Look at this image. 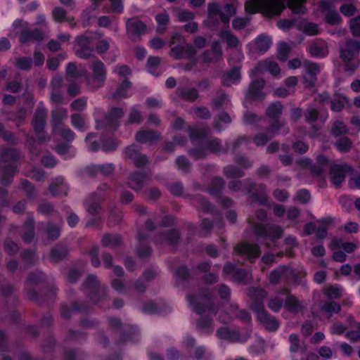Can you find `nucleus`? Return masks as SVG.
Here are the masks:
<instances>
[{
    "label": "nucleus",
    "instance_id": "15",
    "mask_svg": "<svg viewBox=\"0 0 360 360\" xmlns=\"http://www.w3.org/2000/svg\"><path fill=\"white\" fill-rule=\"evenodd\" d=\"M162 139L161 134L155 129H142L136 133L135 140L140 143H148L152 145L153 143Z\"/></svg>",
    "mask_w": 360,
    "mask_h": 360
},
{
    "label": "nucleus",
    "instance_id": "47",
    "mask_svg": "<svg viewBox=\"0 0 360 360\" xmlns=\"http://www.w3.org/2000/svg\"><path fill=\"white\" fill-rule=\"evenodd\" d=\"M20 186L25 192L26 197L30 200H34L37 197L34 185L27 179H21Z\"/></svg>",
    "mask_w": 360,
    "mask_h": 360
},
{
    "label": "nucleus",
    "instance_id": "28",
    "mask_svg": "<svg viewBox=\"0 0 360 360\" xmlns=\"http://www.w3.org/2000/svg\"><path fill=\"white\" fill-rule=\"evenodd\" d=\"M217 336L231 342H238L240 341V333L239 330H231L228 327H220L217 330Z\"/></svg>",
    "mask_w": 360,
    "mask_h": 360
},
{
    "label": "nucleus",
    "instance_id": "23",
    "mask_svg": "<svg viewBox=\"0 0 360 360\" xmlns=\"http://www.w3.org/2000/svg\"><path fill=\"white\" fill-rule=\"evenodd\" d=\"M46 110L45 108H37L33 115V129L36 134H41L44 129L46 124Z\"/></svg>",
    "mask_w": 360,
    "mask_h": 360
},
{
    "label": "nucleus",
    "instance_id": "42",
    "mask_svg": "<svg viewBox=\"0 0 360 360\" xmlns=\"http://www.w3.org/2000/svg\"><path fill=\"white\" fill-rule=\"evenodd\" d=\"M219 37L221 39L225 40L227 46L230 48H236L238 45L239 41L238 37L231 34L229 29L220 30L219 32Z\"/></svg>",
    "mask_w": 360,
    "mask_h": 360
},
{
    "label": "nucleus",
    "instance_id": "25",
    "mask_svg": "<svg viewBox=\"0 0 360 360\" xmlns=\"http://www.w3.org/2000/svg\"><path fill=\"white\" fill-rule=\"evenodd\" d=\"M124 115L122 108L113 107L105 114V119L107 120L110 128L117 129L119 126L117 120L122 118Z\"/></svg>",
    "mask_w": 360,
    "mask_h": 360
},
{
    "label": "nucleus",
    "instance_id": "34",
    "mask_svg": "<svg viewBox=\"0 0 360 360\" xmlns=\"http://www.w3.org/2000/svg\"><path fill=\"white\" fill-rule=\"evenodd\" d=\"M101 243L102 246L105 248H117L122 245L123 239L120 234H115L112 236L110 233H105L102 236Z\"/></svg>",
    "mask_w": 360,
    "mask_h": 360
},
{
    "label": "nucleus",
    "instance_id": "60",
    "mask_svg": "<svg viewBox=\"0 0 360 360\" xmlns=\"http://www.w3.org/2000/svg\"><path fill=\"white\" fill-rule=\"evenodd\" d=\"M98 255L99 247L98 245L92 246L89 251V256L90 257L91 265L95 268H98L101 266V261L98 257Z\"/></svg>",
    "mask_w": 360,
    "mask_h": 360
},
{
    "label": "nucleus",
    "instance_id": "30",
    "mask_svg": "<svg viewBox=\"0 0 360 360\" xmlns=\"http://www.w3.org/2000/svg\"><path fill=\"white\" fill-rule=\"evenodd\" d=\"M176 96L183 101L193 102L198 99L199 94L195 88L178 87L176 89Z\"/></svg>",
    "mask_w": 360,
    "mask_h": 360
},
{
    "label": "nucleus",
    "instance_id": "12",
    "mask_svg": "<svg viewBox=\"0 0 360 360\" xmlns=\"http://www.w3.org/2000/svg\"><path fill=\"white\" fill-rule=\"evenodd\" d=\"M127 34L134 41L140 39L141 34L146 32V25L137 18H132L127 20L126 22Z\"/></svg>",
    "mask_w": 360,
    "mask_h": 360
},
{
    "label": "nucleus",
    "instance_id": "58",
    "mask_svg": "<svg viewBox=\"0 0 360 360\" xmlns=\"http://www.w3.org/2000/svg\"><path fill=\"white\" fill-rule=\"evenodd\" d=\"M188 155L193 158L194 160L204 159L207 156V152L204 146L202 145L198 146L195 148H191L188 152Z\"/></svg>",
    "mask_w": 360,
    "mask_h": 360
},
{
    "label": "nucleus",
    "instance_id": "20",
    "mask_svg": "<svg viewBox=\"0 0 360 360\" xmlns=\"http://www.w3.org/2000/svg\"><path fill=\"white\" fill-rule=\"evenodd\" d=\"M90 68L92 70L94 79L99 83L98 87L103 86V83L106 79L107 70L104 63L97 59L92 62L90 65Z\"/></svg>",
    "mask_w": 360,
    "mask_h": 360
},
{
    "label": "nucleus",
    "instance_id": "62",
    "mask_svg": "<svg viewBox=\"0 0 360 360\" xmlns=\"http://www.w3.org/2000/svg\"><path fill=\"white\" fill-rule=\"evenodd\" d=\"M86 338V333L70 329V330H68L67 336L65 338V342H68V341L76 342V341H78L79 339L85 340Z\"/></svg>",
    "mask_w": 360,
    "mask_h": 360
},
{
    "label": "nucleus",
    "instance_id": "46",
    "mask_svg": "<svg viewBox=\"0 0 360 360\" xmlns=\"http://www.w3.org/2000/svg\"><path fill=\"white\" fill-rule=\"evenodd\" d=\"M279 132L270 133L266 131V133H258L255 134L253 138V143L257 146H265L269 140L272 139L276 134Z\"/></svg>",
    "mask_w": 360,
    "mask_h": 360
},
{
    "label": "nucleus",
    "instance_id": "10",
    "mask_svg": "<svg viewBox=\"0 0 360 360\" xmlns=\"http://www.w3.org/2000/svg\"><path fill=\"white\" fill-rule=\"evenodd\" d=\"M266 82L264 79H256L252 81L245 92V99L250 102L263 101L266 94L263 91Z\"/></svg>",
    "mask_w": 360,
    "mask_h": 360
},
{
    "label": "nucleus",
    "instance_id": "36",
    "mask_svg": "<svg viewBox=\"0 0 360 360\" xmlns=\"http://www.w3.org/2000/svg\"><path fill=\"white\" fill-rule=\"evenodd\" d=\"M223 174L227 179H239L245 176L244 170L234 165L225 166L223 168Z\"/></svg>",
    "mask_w": 360,
    "mask_h": 360
},
{
    "label": "nucleus",
    "instance_id": "7",
    "mask_svg": "<svg viewBox=\"0 0 360 360\" xmlns=\"http://www.w3.org/2000/svg\"><path fill=\"white\" fill-rule=\"evenodd\" d=\"M253 233L258 238L264 240L269 238L275 242L281 238L283 231L279 226L256 223L253 226Z\"/></svg>",
    "mask_w": 360,
    "mask_h": 360
},
{
    "label": "nucleus",
    "instance_id": "31",
    "mask_svg": "<svg viewBox=\"0 0 360 360\" xmlns=\"http://www.w3.org/2000/svg\"><path fill=\"white\" fill-rule=\"evenodd\" d=\"M305 121L307 123L315 122L318 120L324 123L328 118V113L321 112L317 109L314 108H307L304 112Z\"/></svg>",
    "mask_w": 360,
    "mask_h": 360
},
{
    "label": "nucleus",
    "instance_id": "4",
    "mask_svg": "<svg viewBox=\"0 0 360 360\" xmlns=\"http://www.w3.org/2000/svg\"><path fill=\"white\" fill-rule=\"evenodd\" d=\"M200 295L207 301V303L198 302V296L194 293H188L186 295V300L193 310L198 315H202L206 311L207 314H213L216 315L219 311V308L215 305L212 300V294L211 290L207 288H200L198 289Z\"/></svg>",
    "mask_w": 360,
    "mask_h": 360
},
{
    "label": "nucleus",
    "instance_id": "44",
    "mask_svg": "<svg viewBox=\"0 0 360 360\" xmlns=\"http://www.w3.org/2000/svg\"><path fill=\"white\" fill-rule=\"evenodd\" d=\"M60 233L61 229L58 225L52 222H48L46 228V233L49 240L53 242L58 240L60 236Z\"/></svg>",
    "mask_w": 360,
    "mask_h": 360
},
{
    "label": "nucleus",
    "instance_id": "2",
    "mask_svg": "<svg viewBox=\"0 0 360 360\" xmlns=\"http://www.w3.org/2000/svg\"><path fill=\"white\" fill-rule=\"evenodd\" d=\"M285 0H250L245 4V11L250 14L257 11L268 18L281 15L286 8Z\"/></svg>",
    "mask_w": 360,
    "mask_h": 360
},
{
    "label": "nucleus",
    "instance_id": "37",
    "mask_svg": "<svg viewBox=\"0 0 360 360\" xmlns=\"http://www.w3.org/2000/svg\"><path fill=\"white\" fill-rule=\"evenodd\" d=\"M100 142L102 150L105 153L115 150L119 146V143L116 139L103 134L100 136Z\"/></svg>",
    "mask_w": 360,
    "mask_h": 360
},
{
    "label": "nucleus",
    "instance_id": "63",
    "mask_svg": "<svg viewBox=\"0 0 360 360\" xmlns=\"http://www.w3.org/2000/svg\"><path fill=\"white\" fill-rule=\"evenodd\" d=\"M101 285L98 278L95 275H89L82 283V287L91 290Z\"/></svg>",
    "mask_w": 360,
    "mask_h": 360
},
{
    "label": "nucleus",
    "instance_id": "3",
    "mask_svg": "<svg viewBox=\"0 0 360 360\" xmlns=\"http://www.w3.org/2000/svg\"><path fill=\"white\" fill-rule=\"evenodd\" d=\"M359 53L360 39H347L345 47L340 50V57L344 63L345 71L349 75H353L360 65Z\"/></svg>",
    "mask_w": 360,
    "mask_h": 360
},
{
    "label": "nucleus",
    "instance_id": "21",
    "mask_svg": "<svg viewBox=\"0 0 360 360\" xmlns=\"http://www.w3.org/2000/svg\"><path fill=\"white\" fill-rule=\"evenodd\" d=\"M112 192V188L110 184L108 183H101L98 185L96 191L89 195L88 200L103 202L109 198Z\"/></svg>",
    "mask_w": 360,
    "mask_h": 360
},
{
    "label": "nucleus",
    "instance_id": "57",
    "mask_svg": "<svg viewBox=\"0 0 360 360\" xmlns=\"http://www.w3.org/2000/svg\"><path fill=\"white\" fill-rule=\"evenodd\" d=\"M347 128L341 121H335L330 129V133L334 136H340L347 134Z\"/></svg>",
    "mask_w": 360,
    "mask_h": 360
},
{
    "label": "nucleus",
    "instance_id": "13",
    "mask_svg": "<svg viewBox=\"0 0 360 360\" xmlns=\"http://www.w3.org/2000/svg\"><path fill=\"white\" fill-rule=\"evenodd\" d=\"M234 250L239 255L245 257L252 262L259 257L261 255L260 247L257 244L239 243L235 247Z\"/></svg>",
    "mask_w": 360,
    "mask_h": 360
},
{
    "label": "nucleus",
    "instance_id": "64",
    "mask_svg": "<svg viewBox=\"0 0 360 360\" xmlns=\"http://www.w3.org/2000/svg\"><path fill=\"white\" fill-rule=\"evenodd\" d=\"M141 153L137 145L133 143L127 146L124 150V158L131 160H134Z\"/></svg>",
    "mask_w": 360,
    "mask_h": 360
},
{
    "label": "nucleus",
    "instance_id": "6",
    "mask_svg": "<svg viewBox=\"0 0 360 360\" xmlns=\"http://www.w3.org/2000/svg\"><path fill=\"white\" fill-rule=\"evenodd\" d=\"M243 190L245 195H250V198L259 205H264L267 203L268 196L264 184H256L251 179L248 178L244 181Z\"/></svg>",
    "mask_w": 360,
    "mask_h": 360
},
{
    "label": "nucleus",
    "instance_id": "49",
    "mask_svg": "<svg viewBox=\"0 0 360 360\" xmlns=\"http://www.w3.org/2000/svg\"><path fill=\"white\" fill-rule=\"evenodd\" d=\"M291 47L285 41L278 44L277 58L281 62H285L289 56Z\"/></svg>",
    "mask_w": 360,
    "mask_h": 360
},
{
    "label": "nucleus",
    "instance_id": "51",
    "mask_svg": "<svg viewBox=\"0 0 360 360\" xmlns=\"http://www.w3.org/2000/svg\"><path fill=\"white\" fill-rule=\"evenodd\" d=\"M352 145L351 140L347 136L340 138L335 143L336 148L340 153H348L352 148Z\"/></svg>",
    "mask_w": 360,
    "mask_h": 360
},
{
    "label": "nucleus",
    "instance_id": "52",
    "mask_svg": "<svg viewBox=\"0 0 360 360\" xmlns=\"http://www.w3.org/2000/svg\"><path fill=\"white\" fill-rule=\"evenodd\" d=\"M284 307L289 312H297L300 305L297 297L290 294L287 296Z\"/></svg>",
    "mask_w": 360,
    "mask_h": 360
},
{
    "label": "nucleus",
    "instance_id": "50",
    "mask_svg": "<svg viewBox=\"0 0 360 360\" xmlns=\"http://www.w3.org/2000/svg\"><path fill=\"white\" fill-rule=\"evenodd\" d=\"M175 276L182 282H189L192 278L190 270L186 265H181L176 269Z\"/></svg>",
    "mask_w": 360,
    "mask_h": 360
},
{
    "label": "nucleus",
    "instance_id": "26",
    "mask_svg": "<svg viewBox=\"0 0 360 360\" xmlns=\"http://www.w3.org/2000/svg\"><path fill=\"white\" fill-rule=\"evenodd\" d=\"M196 328L206 334H211L214 331V320L210 314L200 315L196 320Z\"/></svg>",
    "mask_w": 360,
    "mask_h": 360
},
{
    "label": "nucleus",
    "instance_id": "18",
    "mask_svg": "<svg viewBox=\"0 0 360 360\" xmlns=\"http://www.w3.org/2000/svg\"><path fill=\"white\" fill-rule=\"evenodd\" d=\"M44 39V34L39 28H34L32 30L25 27L23 28L19 36V41L20 44H27L31 41H41Z\"/></svg>",
    "mask_w": 360,
    "mask_h": 360
},
{
    "label": "nucleus",
    "instance_id": "8",
    "mask_svg": "<svg viewBox=\"0 0 360 360\" xmlns=\"http://www.w3.org/2000/svg\"><path fill=\"white\" fill-rule=\"evenodd\" d=\"M318 10L326 13L324 20L330 25H338L342 22V18L337 12L335 6L329 0H321L318 4Z\"/></svg>",
    "mask_w": 360,
    "mask_h": 360
},
{
    "label": "nucleus",
    "instance_id": "16",
    "mask_svg": "<svg viewBox=\"0 0 360 360\" xmlns=\"http://www.w3.org/2000/svg\"><path fill=\"white\" fill-rule=\"evenodd\" d=\"M349 167L347 165H333L330 166L329 173L331 182L336 188H340L345 181Z\"/></svg>",
    "mask_w": 360,
    "mask_h": 360
},
{
    "label": "nucleus",
    "instance_id": "56",
    "mask_svg": "<svg viewBox=\"0 0 360 360\" xmlns=\"http://www.w3.org/2000/svg\"><path fill=\"white\" fill-rule=\"evenodd\" d=\"M204 145L207 149L212 153H219L221 148V141L217 138L205 140L204 141Z\"/></svg>",
    "mask_w": 360,
    "mask_h": 360
},
{
    "label": "nucleus",
    "instance_id": "22",
    "mask_svg": "<svg viewBox=\"0 0 360 360\" xmlns=\"http://www.w3.org/2000/svg\"><path fill=\"white\" fill-rule=\"evenodd\" d=\"M240 79V68L233 66L223 73L221 82L224 86H230L232 84L238 83Z\"/></svg>",
    "mask_w": 360,
    "mask_h": 360
},
{
    "label": "nucleus",
    "instance_id": "53",
    "mask_svg": "<svg viewBox=\"0 0 360 360\" xmlns=\"http://www.w3.org/2000/svg\"><path fill=\"white\" fill-rule=\"evenodd\" d=\"M72 125L81 131H85V119L84 116L79 113H74L70 116Z\"/></svg>",
    "mask_w": 360,
    "mask_h": 360
},
{
    "label": "nucleus",
    "instance_id": "48",
    "mask_svg": "<svg viewBox=\"0 0 360 360\" xmlns=\"http://www.w3.org/2000/svg\"><path fill=\"white\" fill-rule=\"evenodd\" d=\"M320 309L326 313H329V317L332 316V313H339L341 311V306L339 303L330 300L327 301L320 305Z\"/></svg>",
    "mask_w": 360,
    "mask_h": 360
},
{
    "label": "nucleus",
    "instance_id": "27",
    "mask_svg": "<svg viewBox=\"0 0 360 360\" xmlns=\"http://www.w3.org/2000/svg\"><path fill=\"white\" fill-rule=\"evenodd\" d=\"M69 254L68 248L62 244H57L51 248L49 257L55 263H58L63 259H67Z\"/></svg>",
    "mask_w": 360,
    "mask_h": 360
},
{
    "label": "nucleus",
    "instance_id": "61",
    "mask_svg": "<svg viewBox=\"0 0 360 360\" xmlns=\"http://www.w3.org/2000/svg\"><path fill=\"white\" fill-rule=\"evenodd\" d=\"M202 24L210 30L215 31L218 29L220 22L217 15H207V18L204 20Z\"/></svg>",
    "mask_w": 360,
    "mask_h": 360
},
{
    "label": "nucleus",
    "instance_id": "17",
    "mask_svg": "<svg viewBox=\"0 0 360 360\" xmlns=\"http://www.w3.org/2000/svg\"><path fill=\"white\" fill-rule=\"evenodd\" d=\"M256 315L257 321L263 324L267 330L274 332L279 328V321L265 309Z\"/></svg>",
    "mask_w": 360,
    "mask_h": 360
},
{
    "label": "nucleus",
    "instance_id": "55",
    "mask_svg": "<svg viewBox=\"0 0 360 360\" xmlns=\"http://www.w3.org/2000/svg\"><path fill=\"white\" fill-rule=\"evenodd\" d=\"M342 289L336 285H329L324 291L323 295L326 296L329 300L339 299L342 296Z\"/></svg>",
    "mask_w": 360,
    "mask_h": 360
},
{
    "label": "nucleus",
    "instance_id": "33",
    "mask_svg": "<svg viewBox=\"0 0 360 360\" xmlns=\"http://www.w3.org/2000/svg\"><path fill=\"white\" fill-rule=\"evenodd\" d=\"M136 333V328L130 324H124L120 329L117 345H120L130 340Z\"/></svg>",
    "mask_w": 360,
    "mask_h": 360
},
{
    "label": "nucleus",
    "instance_id": "41",
    "mask_svg": "<svg viewBox=\"0 0 360 360\" xmlns=\"http://www.w3.org/2000/svg\"><path fill=\"white\" fill-rule=\"evenodd\" d=\"M224 185L225 181L221 177L215 176L212 179L209 185V193L212 195L217 196L221 193Z\"/></svg>",
    "mask_w": 360,
    "mask_h": 360
},
{
    "label": "nucleus",
    "instance_id": "5",
    "mask_svg": "<svg viewBox=\"0 0 360 360\" xmlns=\"http://www.w3.org/2000/svg\"><path fill=\"white\" fill-rule=\"evenodd\" d=\"M284 106L283 103L278 101L271 103L265 110V115L270 119L267 131L272 133L279 132L285 123L280 121L279 119L283 114Z\"/></svg>",
    "mask_w": 360,
    "mask_h": 360
},
{
    "label": "nucleus",
    "instance_id": "32",
    "mask_svg": "<svg viewBox=\"0 0 360 360\" xmlns=\"http://www.w3.org/2000/svg\"><path fill=\"white\" fill-rule=\"evenodd\" d=\"M210 130L208 127H191L188 128L189 139L192 143L196 141L204 140L210 134Z\"/></svg>",
    "mask_w": 360,
    "mask_h": 360
},
{
    "label": "nucleus",
    "instance_id": "40",
    "mask_svg": "<svg viewBox=\"0 0 360 360\" xmlns=\"http://www.w3.org/2000/svg\"><path fill=\"white\" fill-rule=\"evenodd\" d=\"M131 83L128 78H125L118 85L115 92L112 94V98L117 99L118 98H126L127 91L131 88Z\"/></svg>",
    "mask_w": 360,
    "mask_h": 360
},
{
    "label": "nucleus",
    "instance_id": "54",
    "mask_svg": "<svg viewBox=\"0 0 360 360\" xmlns=\"http://www.w3.org/2000/svg\"><path fill=\"white\" fill-rule=\"evenodd\" d=\"M136 252L139 258H148L152 255L153 250L150 245L139 243L136 248Z\"/></svg>",
    "mask_w": 360,
    "mask_h": 360
},
{
    "label": "nucleus",
    "instance_id": "43",
    "mask_svg": "<svg viewBox=\"0 0 360 360\" xmlns=\"http://www.w3.org/2000/svg\"><path fill=\"white\" fill-rule=\"evenodd\" d=\"M71 304L73 313L88 314L91 311V307L85 300H75Z\"/></svg>",
    "mask_w": 360,
    "mask_h": 360
},
{
    "label": "nucleus",
    "instance_id": "39",
    "mask_svg": "<svg viewBox=\"0 0 360 360\" xmlns=\"http://www.w3.org/2000/svg\"><path fill=\"white\" fill-rule=\"evenodd\" d=\"M255 42L256 51L264 53L269 49L271 44V39L265 34H260L256 38Z\"/></svg>",
    "mask_w": 360,
    "mask_h": 360
},
{
    "label": "nucleus",
    "instance_id": "35",
    "mask_svg": "<svg viewBox=\"0 0 360 360\" xmlns=\"http://www.w3.org/2000/svg\"><path fill=\"white\" fill-rule=\"evenodd\" d=\"M162 233L166 242L172 247L178 245L181 240V233L176 229H172Z\"/></svg>",
    "mask_w": 360,
    "mask_h": 360
},
{
    "label": "nucleus",
    "instance_id": "19",
    "mask_svg": "<svg viewBox=\"0 0 360 360\" xmlns=\"http://www.w3.org/2000/svg\"><path fill=\"white\" fill-rule=\"evenodd\" d=\"M18 172V165H1L0 167V183L4 186H10L15 174Z\"/></svg>",
    "mask_w": 360,
    "mask_h": 360
},
{
    "label": "nucleus",
    "instance_id": "1",
    "mask_svg": "<svg viewBox=\"0 0 360 360\" xmlns=\"http://www.w3.org/2000/svg\"><path fill=\"white\" fill-rule=\"evenodd\" d=\"M24 292L30 301L38 305L53 304L57 300V288L42 271L30 272L25 281Z\"/></svg>",
    "mask_w": 360,
    "mask_h": 360
},
{
    "label": "nucleus",
    "instance_id": "9",
    "mask_svg": "<svg viewBox=\"0 0 360 360\" xmlns=\"http://www.w3.org/2000/svg\"><path fill=\"white\" fill-rule=\"evenodd\" d=\"M248 295L252 300L250 306L251 310L257 314L265 309L264 300L267 297V292L260 287H250L248 290Z\"/></svg>",
    "mask_w": 360,
    "mask_h": 360
},
{
    "label": "nucleus",
    "instance_id": "24",
    "mask_svg": "<svg viewBox=\"0 0 360 360\" xmlns=\"http://www.w3.org/2000/svg\"><path fill=\"white\" fill-rule=\"evenodd\" d=\"M147 177V173L145 171H136L129 174V187L131 189L139 191L143 186V181Z\"/></svg>",
    "mask_w": 360,
    "mask_h": 360
},
{
    "label": "nucleus",
    "instance_id": "29",
    "mask_svg": "<svg viewBox=\"0 0 360 360\" xmlns=\"http://www.w3.org/2000/svg\"><path fill=\"white\" fill-rule=\"evenodd\" d=\"M108 295V288L105 285H100L94 289L89 290L86 294L87 297L94 304L105 300Z\"/></svg>",
    "mask_w": 360,
    "mask_h": 360
},
{
    "label": "nucleus",
    "instance_id": "11",
    "mask_svg": "<svg viewBox=\"0 0 360 360\" xmlns=\"http://www.w3.org/2000/svg\"><path fill=\"white\" fill-rule=\"evenodd\" d=\"M265 71H269L273 76L276 77L280 75L281 69L276 61L268 58L258 62L256 66L251 70L250 75L251 77H255Z\"/></svg>",
    "mask_w": 360,
    "mask_h": 360
},
{
    "label": "nucleus",
    "instance_id": "38",
    "mask_svg": "<svg viewBox=\"0 0 360 360\" xmlns=\"http://www.w3.org/2000/svg\"><path fill=\"white\" fill-rule=\"evenodd\" d=\"M67 109L60 108L51 112V125L54 130L63 125V120L67 117Z\"/></svg>",
    "mask_w": 360,
    "mask_h": 360
},
{
    "label": "nucleus",
    "instance_id": "14",
    "mask_svg": "<svg viewBox=\"0 0 360 360\" xmlns=\"http://www.w3.org/2000/svg\"><path fill=\"white\" fill-rule=\"evenodd\" d=\"M197 53L195 47L186 44L184 46L176 45L171 48L169 56L176 60L190 59L194 57Z\"/></svg>",
    "mask_w": 360,
    "mask_h": 360
},
{
    "label": "nucleus",
    "instance_id": "45",
    "mask_svg": "<svg viewBox=\"0 0 360 360\" xmlns=\"http://www.w3.org/2000/svg\"><path fill=\"white\" fill-rule=\"evenodd\" d=\"M198 202L197 209L202 211L204 213L214 214L215 207L205 198L202 196H198L196 198Z\"/></svg>",
    "mask_w": 360,
    "mask_h": 360
},
{
    "label": "nucleus",
    "instance_id": "59",
    "mask_svg": "<svg viewBox=\"0 0 360 360\" xmlns=\"http://www.w3.org/2000/svg\"><path fill=\"white\" fill-rule=\"evenodd\" d=\"M349 25L352 35L354 37H360V15L351 18Z\"/></svg>",
    "mask_w": 360,
    "mask_h": 360
}]
</instances>
